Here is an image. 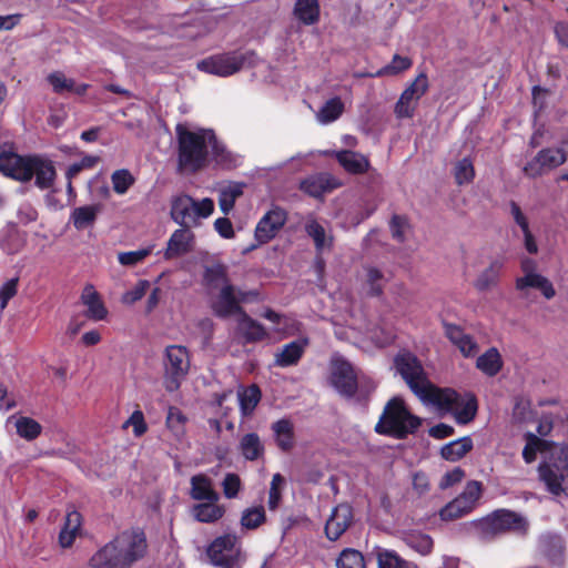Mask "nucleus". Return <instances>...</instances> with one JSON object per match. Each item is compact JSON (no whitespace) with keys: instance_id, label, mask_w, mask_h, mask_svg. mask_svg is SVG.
<instances>
[{"instance_id":"nucleus-1","label":"nucleus","mask_w":568,"mask_h":568,"mask_svg":"<svg viewBox=\"0 0 568 568\" xmlns=\"http://www.w3.org/2000/svg\"><path fill=\"white\" fill-rule=\"evenodd\" d=\"M148 551L145 532L141 528L121 531L95 551L89 560L92 568H131Z\"/></svg>"},{"instance_id":"nucleus-2","label":"nucleus","mask_w":568,"mask_h":568,"mask_svg":"<svg viewBox=\"0 0 568 568\" xmlns=\"http://www.w3.org/2000/svg\"><path fill=\"white\" fill-rule=\"evenodd\" d=\"M0 172L23 183L34 178V184L40 190L50 189L57 176L52 161L38 155H19L8 143L0 144Z\"/></svg>"},{"instance_id":"nucleus-3","label":"nucleus","mask_w":568,"mask_h":568,"mask_svg":"<svg viewBox=\"0 0 568 568\" xmlns=\"http://www.w3.org/2000/svg\"><path fill=\"white\" fill-rule=\"evenodd\" d=\"M176 170L182 174H196L209 164L210 142L214 130L196 128L191 130L184 123L175 126Z\"/></svg>"},{"instance_id":"nucleus-4","label":"nucleus","mask_w":568,"mask_h":568,"mask_svg":"<svg viewBox=\"0 0 568 568\" xmlns=\"http://www.w3.org/2000/svg\"><path fill=\"white\" fill-rule=\"evenodd\" d=\"M422 418L414 415L400 396H393L384 406L374 430L378 435L406 439L417 433Z\"/></svg>"},{"instance_id":"nucleus-5","label":"nucleus","mask_w":568,"mask_h":568,"mask_svg":"<svg viewBox=\"0 0 568 568\" xmlns=\"http://www.w3.org/2000/svg\"><path fill=\"white\" fill-rule=\"evenodd\" d=\"M476 538L481 542H491L505 534L525 536L529 528L528 520L520 514L499 508L471 523Z\"/></svg>"},{"instance_id":"nucleus-6","label":"nucleus","mask_w":568,"mask_h":568,"mask_svg":"<svg viewBox=\"0 0 568 568\" xmlns=\"http://www.w3.org/2000/svg\"><path fill=\"white\" fill-rule=\"evenodd\" d=\"M537 471L549 494L568 498V444H558L544 457Z\"/></svg>"},{"instance_id":"nucleus-7","label":"nucleus","mask_w":568,"mask_h":568,"mask_svg":"<svg viewBox=\"0 0 568 568\" xmlns=\"http://www.w3.org/2000/svg\"><path fill=\"white\" fill-rule=\"evenodd\" d=\"M256 62L257 55L252 50L233 51L203 59L197 63V69L209 74L229 77Z\"/></svg>"},{"instance_id":"nucleus-8","label":"nucleus","mask_w":568,"mask_h":568,"mask_svg":"<svg viewBox=\"0 0 568 568\" xmlns=\"http://www.w3.org/2000/svg\"><path fill=\"white\" fill-rule=\"evenodd\" d=\"M190 369L186 347L170 345L165 348L163 385L170 393L178 390Z\"/></svg>"},{"instance_id":"nucleus-9","label":"nucleus","mask_w":568,"mask_h":568,"mask_svg":"<svg viewBox=\"0 0 568 568\" xmlns=\"http://www.w3.org/2000/svg\"><path fill=\"white\" fill-rule=\"evenodd\" d=\"M210 562L219 568H241L242 549L237 537L225 534L216 537L207 547Z\"/></svg>"},{"instance_id":"nucleus-10","label":"nucleus","mask_w":568,"mask_h":568,"mask_svg":"<svg viewBox=\"0 0 568 568\" xmlns=\"http://www.w3.org/2000/svg\"><path fill=\"white\" fill-rule=\"evenodd\" d=\"M394 367L415 395L429 382L420 359L410 351H399L394 357Z\"/></svg>"},{"instance_id":"nucleus-11","label":"nucleus","mask_w":568,"mask_h":568,"mask_svg":"<svg viewBox=\"0 0 568 568\" xmlns=\"http://www.w3.org/2000/svg\"><path fill=\"white\" fill-rule=\"evenodd\" d=\"M331 385L345 398H354L358 388V378L353 365L344 358L331 363Z\"/></svg>"},{"instance_id":"nucleus-12","label":"nucleus","mask_w":568,"mask_h":568,"mask_svg":"<svg viewBox=\"0 0 568 568\" xmlns=\"http://www.w3.org/2000/svg\"><path fill=\"white\" fill-rule=\"evenodd\" d=\"M416 396L423 403L430 404L445 413H450L460 405V394L457 390L449 387H438L430 381Z\"/></svg>"},{"instance_id":"nucleus-13","label":"nucleus","mask_w":568,"mask_h":568,"mask_svg":"<svg viewBox=\"0 0 568 568\" xmlns=\"http://www.w3.org/2000/svg\"><path fill=\"white\" fill-rule=\"evenodd\" d=\"M567 160V152L561 148H546L540 150L536 156L526 163L524 172L529 178H537L547 170H552Z\"/></svg>"},{"instance_id":"nucleus-14","label":"nucleus","mask_w":568,"mask_h":568,"mask_svg":"<svg viewBox=\"0 0 568 568\" xmlns=\"http://www.w3.org/2000/svg\"><path fill=\"white\" fill-rule=\"evenodd\" d=\"M287 220L286 212L274 207L265 213L255 227V240L258 244H266L273 240Z\"/></svg>"},{"instance_id":"nucleus-15","label":"nucleus","mask_w":568,"mask_h":568,"mask_svg":"<svg viewBox=\"0 0 568 568\" xmlns=\"http://www.w3.org/2000/svg\"><path fill=\"white\" fill-rule=\"evenodd\" d=\"M353 519V508L348 504L343 503L335 506L325 524L326 538L336 541L349 528Z\"/></svg>"},{"instance_id":"nucleus-16","label":"nucleus","mask_w":568,"mask_h":568,"mask_svg":"<svg viewBox=\"0 0 568 568\" xmlns=\"http://www.w3.org/2000/svg\"><path fill=\"white\" fill-rule=\"evenodd\" d=\"M212 311L215 316L220 318H229L233 315L241 316L243 312H246L236 296L235 286L232 284L224 285L215 302L212 304Z\"/></svg>"},{"instance_id":"nucleus-17","label":"nucleus","mask_w":568,"mask_h":568,"mask_svg":"<svg viewBox=\"0 0 568 568\" xmlns=\"http://www.w3.org/2000/svg\"><path fill=\"white\" fill-rule=\"evenodd\" d=\"M194 241L195 235L189 230V227H180L175 230L171 234L163 252L164 260L171 261L191 253L193 251Z\"/></svg>"},{"instance_id":"nucleus-18","label":"nucleus","mask_w":568,"mask_h":568,"mask_svg":"<svg viewBox=\"0 0 568 568\" xmlns=\"http://www.w3.org/2000/svg\"><path fill=\"white\" fill-rule=\"evenodd\" d=\"M445 336L455 345L465 357H473L478 352V345L474 338L455 324L443 323Z\"/></svg>"},{"instance_id":"nucleus-19","label":"nucleus","mask_w":568,"mask_h":568,"mask_svg":"<svg viewBox=\"0 0 568 568\" xmlns=\"http://www.w3.org/2000/svg\"><path fill=\"white\" fill-rule=\"evenodd\" d=\"M194 199L187 194H181L171 201V219L181 227H189L190 223L194 224Z\"/></svg>"},{"instance_id":"nucleus-20","label":"nucleus","mask_w":568,"mask_h":568,"mask_svg":"<svg viewBox=\"0 0 568 568\" xmlns=\"http://www.w3.org/2000/svg\"><path fill=\"white\" fill-rule=\"evenodd\" d=\"M237 332L242 336L244 344L258 343L268 336L265 327L246 312H243L237 317Z\"/></svg>"},{"instance_id":"nucleus-21","label":"nucleus","mask_w":568,"mask_h":568,"mask_svg":"<svg viewBox=\"0 0 568 568\" xmlns=\"http://www.w3.org/2000/svg\"><path fill=\"white\" fill-rule=\"evenodd\" d=\"M308 338H300L285 344L281 352L275 355V365L280 367H290L296 365L308 346Z\"/></svg>"},{"instance_id":"nucleus-22","label":"nucleus","mask_w":568,"mask_h":568,"mask_svg":"<svg viewBox=\"0 0 568 568\" xmlns=\"http://www.w3.org/2000/svg\"><path fill=\"white\" fill-rule=\"evenodd\" d=\"M525 438V446L523 449V459L526 464H531L536 460L537 454H549L551 450L555 449V447L558 445L557 443L552 440H547L544 438H540L534 433L527 432L524 435Z\"/></svg>"},{"instance_id":"nucleus-23","label":"nucleus","mask_w":568,"mask_h":568,"mask_svg":"<svg viewBox=\"0 0 568 568\" xmlns=\"http://www.w3.org/2000/svg\"><path fill=\"white\" fill-rule=\"evenodd\" d=\"M515 287L517 291H525L528 287L537 288L547 300H551L556 295L552 283L538 273H527L516 278Z\"/></svg>"},{"instance_id":"nucleus-24","label":"nucleus","mask_w":568,"mask_h":568,"mask_svg":"<svg viewBox=\"0 0 568 568\" xmlns=\"http://www.w3.org/2000/svg\"><path fill=\"white\" fill-rule=\"evenodd\" d=\"M504 270V262L501 260H494L489 265L483 270L477 278L474 281V287L478 292H487L499 284L501 272Z\"/></svg>"},{"instance_id":"nucleus-25","label":"nucleus","mask_w":568,"mask_h":568,"mask_svg":"<svg viewBox=\"0 0 568 568\" xmlns=\"http://www.w3.org/2000/svg\"><path fill=\"white\" fill-rule=\"evenodd\" d=\"M271 429L278 449L291 452L295 446L294 425L288 418H282L272 424Z\"/></svg>"},{"instance_id":"nucleus-26","label":"nucleus","mask_w":568,"mask_h":568,"mask_svg":"<svg viewBox=\"0 0 568 568\" xmlns=\"http://www.w3.org/2000/svg\"><path fill=\"white\" fill-rule=\"evenodd\" d=\"M335 187H337V183L329 174L310 176L301 183V190L313 197H321Z\"/></svg>"},{"instance_id":"nucleus-27","label":"nucleus","mask_w":568,"mask_h":568,"mask_svg":"<svg viewBox=\"0 0 568 568\" xmlns=\"http://www.w3.org/2000/svg\"><path fill=\"white\" fill-rule=\"evenodd\" d=\"M190 496L194 500L219 501L220 495L214 490L212 480L203 475H194L191 478Z\"/></svg>"},{"instance_id":"nucleus-28","label":"nucleus","mask_w":568,"mask_h":568,"mask_svg":"<svg viewBox=\"0 0 568 568\" xmlns=\"http://www.w3.org/2000/svg\"><path fill=\"white\" fill-rule=\"evenodd\" d=\"M82 302L88 307L85 315L93 321H102L108 315V310L104 306L99 293L92 285L85 286L82 293Z\"/></svg>"},{"instance_id":"nucleus-29","label":"nucleus","mask_w":568,"mask_h":568,"mask_svg":"<svg viewBox=\"0 0 568 568\" xmlns=\"http://www.w3.org/2000/svg\"><path fill=\"white\" fill-rule=\"evenodd\" d=\"M211 152L215 164L223 170H233L240 165V158L227 150L225 144L219 141L214 133L213 140L210 142Z\"/></svg>"},{"instance_id":"nucleus-30","label":"nucleus","mask_w":568,"mask_h":568,"mask_svg":"<svg viewBox=\"0 0 568 568\" xmlns=\"http://www.w3.org/2000/svg\"><path fill=\"white\" fill-rule=\"evenodd\" d=\"M336 159L341 166L351 174H363L369 169L368 159L351 150L337 152Z\"/></svg>"},{"instance_id":"nucleus-31","label":"nucleus","mask_w":568,"mask_h":568,"mask_svg":"<svg viewBox=\"0 0 568 568\" xmlns=\"http://www.w3.org/2000/svg\"><path fill=\"white\" fill-rule=\"evenodd\" d=\"M239 452L250 462L257 460L264 456L265 448L257 433L244 434L239 440Z\"/></svg>"},{"instance_id":"nucleus-32","label":"nucleus","mask_w":568,"mask_h":568,"mask_svg":"<svg viewBox=\"0 0 568 568\" xmlns=\"http://www.w3.org/2000/svg\"><path fill=\"white\" fill-rule=\"evenodd\" d=\"M474 447L470 436L452 440L440 448V456L447 462H458L464 458Z\"/></svg>"},{"instance_id":"nucleus-33","label":"nucleus","mask_w":568,"mask_h":568,"mask_svg":"<svg viewBox=\"0 0 568 568\" xmlns=\"http://www.w3.org/2000/svg\"><path fill=\"white\" fill-rule=\"evenodd\" d=\"M191 514L200 523L212 524L224 516L225 508L217 501H206L193 505Z\"/></svg>"},{"instance_id":"nucleus-34","label":"nucleus","mask_w":568,"mask_h":568,"mask_svg":"<svg viewBox=\"0 0 568 568\" xmlns=\"http://www.w3.org/2000/svg\"><path fill=\"white\" fill-rule=\"evenodd\" d=\"M318 0H296L294 4V17L305 26H313L320 20Z\"/></svg>"},{"instance_id":"nucleus-35","label":"nucleus","mask_w":568,"mask_h":568,"mask_svg":"<svg viewBox=\"0 0 568 568\" xmlns=\"http://www.w3.org/2000/svg\"><path fill=\"white\" fill-rule=\"evenodd\" d=\"M428 88V78L425 73H419L416 79L404 90L396 106H408L419 100Z\"/></svg>"},{"instance_id":"nucleus-36","label":"nucleus","mask_w":568,"mask_h":568,"mask_svg":"<svg viewBox=\"0 0 568 568\" xmlns=\"http://www.w3.org/2000/svg\"><path fill=\"white\" fill-rule=\"evenodd\" d=\"M476 367L487 376L493 377L497 375L503 368V361L498 349L490 347L478 356Z\"/></svg>"},{"instance_id":"nucleus-37","label":"nucleus","mask_w":568,"mask_h":568,"mask_svg":"<svg viewBox=\"0 0 568 568\" xmlns=\"http://www.w3.org/2000/svg\"><path fill=\"white\" fill-rule=\"evenodd\" d=\"M49 84L52 87L55 93L62 94L67 92H74L77 94L84 93L87 85L77 84L72 79L67 78L64 73L60 71L52 72L47 78Z\"/></svg>"},{"instance_id":"nucleus-38","label":"nucleus","mask_w":568,"mask_h":568,"mask_svg":"<svg viewBox=\"0 0 568 568\" xmlns=\"http://www.w3.org/2000/svg\"><path fill=\"white\" fill-rule=\"evenodd\" d=\"M467 399L464 402L460 397V405L454 408L455 420L459 425H466L475 419L478 410V402L474 394L468 393Z\"/></svg>"},{"instance_id":"nucleus-39","label":"nucleus","mask_w":568,"mask_h":568,"mask_svg":"<svg viewBox=\"0 0 568 568\" xmlns=\"http://www.w3.org/2000/svg\"><path fill=\"white\" fill-rule=\"evenodd\" d=\"M262 398V392L256 384H252L239 392L240 409L243 416H250Z\"/></svg>"},{"instance_id":"nucleus-40","label":"nucleus","mask_w":568,"mask_h":568,"mask_svg":"<svg viewBox=\"0 0 568 568\" xmlns=\"http://www.w3.org/2000/svg\"><path fill=\"white\" fill-rule=\"evenodd\" d=\"M99 211V205H84L75 207L71 213V221L73 226L80 231L93 225Z\"/></svg>"},{"instance_id":"nucleus-41","label":"nucleus","mask_w":568,"mask_h":568,"mask_svg":"<svg viewBox=\"0 0 568 568\" xmlns=\"http://www.w3.org/2000/svg\"><path fill=\"white\" fill-rule=\"evenodd\" d=\"M243 183L236 182L220 190L219 205L224 214H229L233 210L236 200L243 194Z\"/></svg>"},{"instance_id":"nucleus-42","label":"nucleus","mask_w":568,"mask_h":568,"mask_svg":"<svg viewBox=\"0 0 568 568\" xmlns=\"http://www.w3.org/2000/svg\"><path fill=\"white\" fill-rule=\"evenodd\" d=\"M378 568H409V562L395 550L377 547L375 549Z\"/></svg>"},{"instance_id":"nucleus-43","label":"nucleus","mask_w":568,"mask_h":568,"mask_svg":"<svg viewBox=\"0 0 568 568\" xmlns=\"http://www.w3.org/2000/svg\"><path fill=\"white\" fill-rule=\"evenodd\" d=\"M474 509L473 506L457 496L440 509L439 516L443 520H455L471 513Z\"/></svg>"},{"instance_id":"nucleus-44","label":"nucleus","mask_w":568,"mask_h":568,"mask_svg":"<svg viewBox=\"0 0 568 568\" xmlns=\"http://www.w3.org/2000/svg\"><path fill=\"white\" fill-rule=\"evenodd\" d=\"M17 434L26 440H34L42 433V426L36 419L27 416H20L16 420Z\"/></svg>"},{"instance_id":"nucleus-45","label":"nucleus","mask_w":568,"mask_h":568,"mask_svg":"<svg viewBox=\"0 0 568 568\" xmlns=\"http://www.w3.org/2000/svg\"><path fill=\"white\" fill-rule=\"evenodd\" d=\"M203 281L209 287H217L220 283L224 285L230 284L226 266L223 264H214L205 267Z\"/></svg>"},{"instance_id":"nucleus-46","label":"nucleus","mask_w":568,"mask_h":568,"mask_svg":"<svg viewBox=\"0 0 568 568\" xmlns=\"http://www.w3.org/2000/svg\"><path fill=\"white\" fill-rule=\"evenodd\" d=\"M266 520L263 506L247 508L241 517V525L250 530L258 528Z\"/></svg>"},{"instance_id":"nucleus-47","label":"nucleus","mask_w":568,"mask_h":568,"mask_svg":"<svg viewBox=\"0 0 568 568\" xmlns=\"http://www.w3.org/2000/svg\"><path fill=\"white\" fill-rule=\"evenodd\" d=\"M337 568H365V560L356 549H344L336 560Z\"/></svg>"},{"instance_id":"nucleus-48","label":"nucleus","mask_w":568,"mask_h":568,"mask_svg":"<svg viewBox=\"0 0 568 568\" xmlns=\"http://www.w3.org/2000/svg\"><path fill=\"white\" fill-rule=\"evenodd\" d=\"M187 418L180 408L175 406L169 407L165 424L171 432L175 435L183 434Z\"/></svg>"},{"instance_id":"nucleus-49","label":"nucleus","mask_w":568,"mask_h":568,"mask_svg":"<svg viewBox=\"0 0 568 568\" xmlns=\"http://www.w3.org/2000/svg\"><path fill=\"white\" fill-rule=\"evenodd\" d=\"M384 275L376 267H367L366 268V284L368 286L367 294L373 297H378L384 292L383 284Z\"/></svg>"},{"instance_id":"nucleus-50","label":"nucleus","mask_w":568,"mask_h":568,"mask_svg":"<svg viewBox=\"0 0 568 568\" xmlns=\"http://www.w3.org/2000/svg\"><path fill=\"white\" fill-rule=\"evenodd\" d=\"M111 181L114 192L124 194L134 184L135 179L129 170L121 169L112 173Z\"/></svg>"},{"instance_id":"nucleus-51","label":"nucleus","mask_w":568,"mask_h":568,"mask_svg":"<svg viewBox=\"0 0 568 568\" xmlns=\"http://www.w3.org/2000/svg\"><path fill=\"white\" fill-rule=\"evenodd\" d=\"M455 180L458 185L470 183L475 178V169L473 162L468 158H464L455 165Z\"/></svg>"},{"instance_id":"nucleus-52","label":"nucleus","mask_w":568,"mask_h":568,"mask_svg":"<svg viewBox=\"0 0 568 568\" xmlns=\"http://www.w3.org/2000/svg\"><path fill=\"white\" fill-rule=\"evenodd\" d=\"M412 65V60L408 57L395 54L389 64L383 67L376 72V75H395L402 71L407 70Z\"/></svg>"},{"instance_id":"nucleus-53","label":"nucleus","mask_w":568,"mask_h":568,"mask_svg":"<svg viewBox=\"0 0 568 568\" xmlns=\"http://www.w3.org/2000/svg\"><path fill=\"white\" fill-rule=\"evenodd\" d=\"M483 490L484 487L481 481L469 480L458 497L475 508L483 495Z\"/></svg>"},{"instance_id":"nucleus-54","label":"nucleus","mask_w":568,"mask_h":568,"mask_svg":"<svg viewBox=\"0 0 568 568\" xmlns=\"http://www.w3.org/2000/svg\"><path fill=\"white\" fill-rule=\"evenodd\" d=\"M284 484V478L281 474H275L272 477L271 487L268 490L267 507L270 510H276L282 500L281 486Z\"/></svg>"},{"instance_id":"nucleus-55","label":"nucleus","mask_w":568,"mask_h":568,"mask_svg":"<svg viewBox=\"0 0 568 568\" xmlns=\"http://www.w3.org/2000/svg\"><path fill=\"white\" fill-rule=\"evenodd\" d=\"M152 252L151 247L141 248L138 251L119 253L118 260L121 265L134 266L148 257Z\"/></svg>"},{"instance_id":"nucleus-56","label":"nucleus","mask_w":568,"mask_h":568,"mask_svg":"<svg viewBox=\"0 0 568 568\" xmlns=\"http://www.w3.org/2000/svg\"><path fill=\"white\" fill-rule=\"evenodd\" d=\"M242 487L241 478L235 473H227L222 481L223 494L226 498H235Z\"/></svg>"},{"instance_id":"nucleus-57","label":"nucleus","mask_w":568,"mask_h":568,"mask_svg":"<svg viewBox=\"0 0 568 568\" xmlns=\"http://www.w3.org/2000/svg\"><path fill=\"white\" fill-rule=\"evenodd\" d=\"M409 226L405 215L394 214L389 222L390 233L394 240L399 243L405 241V230Z\"/></svg>"},{"instance_id":"nucleus-58","label":"nucleus","mask_w":568,"mask_h":568,"mask_svg":"<svg viewBox=\"0 0 568 568\" xmlns=\"http://www.w3.org/2000/svg\"><path fill=\"white\" fill-rule=\"evenodd\" d=\"M129 426L133 427V434L135 437H141L148 432V424L145 423L143 412L135 409L129 419L123 424V428Z\"/></svg>"},{"instance_id":"nucleus-59","label":"nucleus","mask_w":568,"mask_h":568,"mask_svg":"<svg viewBox=\"0 0 568 568\" xmlns=\"http://www.w3.org/2000/svg\"><path fill=\"white\" fill-rule=\"evenodd\" d=\"M409 546L418 551L420 555H428L432 552L434 541L430 536L420 534L417 536H410L408 539Z\"/></svg>"},{"instance_id":"nucleus-60","label":"nucleus","mask_w":568,"mask_h":568,"mask_svg":"<svg viewBox=\"0 0 568 568\" xmlns=\"http://www.w3.org/2000/svg\"><path fill=\"white\" fill-rule=\"evenodd\" d=\"M149 287V281L140 280L132 290L123 294L122 302L130 305L136 303L146 294Z\"/></svg>"},{"instance_id":"nucleus-61","label":"nucleus","mask_w":568,"mask_h":568,"mask_svg":"<svg viewBox=\"0 0 568 568\" xmlns=\"http://www.w3.org/2000/svg\"><path fill=\"white\" fill-rule=\"evenodd\" d=\"M306 233L313 239L317 250H322L325 243V229L316 221H312L305 226Z\"/></svg>"},{"instance_id":"nucleus-62","label":"nucleus","mask_w":568,"mask_h":568,"mask_svg":"<svg viewBox=\"0 0 568 568\" xmlns=\"http://www.w3.org/2000/svg\"><path fill=\"white\" fill-rule=\"evenodd\" d=\"M214 211V202L210 197H205L201 201L194 200V224H196V219H206L209 217Z\"/></svg>"},{"instance_id":"nucleus-63","label":"nucleus","mask_w":568,"mask_h":568,"mask_svg":"<svg viewBox=\"0 0 568 568\" xmlns=\"http://www.w3.org/2000/svg\"><path fill=\"white\" fill-rule=\"evenodd\" d=\"M466 476L465 470L462 467H455L454 469L447 471L440 479L439 488L447 489L455 484L460 483Z\"/></svg>"},{"instance_id":"nucleus-64","label":"nucleus","mask_w":568,"mask_h":568,"mask_svg":"<svg viewBox=\"0 0 568 568\" xmlns=\"http://www.w3.org/2000/svg\"><path fill=\"white\" fill-rule=\"evenodd\" d=\"M18 278L7 281L0 288V307L4 308L18 292Z\"/></svg>"}]
</instances>
